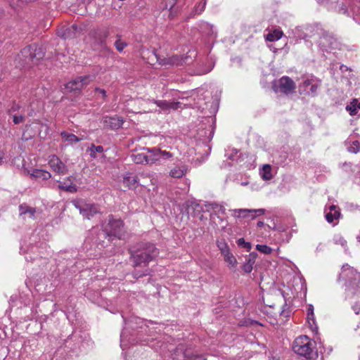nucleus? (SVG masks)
<instances>
[{
  "instance_id": "nucleus-1",
  "label": "nucleus",
  "mask_w": 360,
  "mask_h": 360,
  "mask_svg": "<svg viewBox=\"0 0 360 360\" xmlns=\"http://www.w3.org/2000/svg\"><path fill=\"white\" fill-rule=\"evenodd\" d=\"M194 101L193 108L201 112H204L207 109L209 110L210 115L203 117L200 121L198 136L204 142L210 141L214 135L215 117L213 115L216 112L217 109L213 106V103L205 101V96L203 94L198 95L197 98H194Z\"/></svg>"
},
{
  "instance_id": "nucleus-2",
  "label": "nucleus",
  "mask_w": 360,
  "mask_h": 360,
  "mask_svg": "<svg viewBox=\"0 0 360 360\" xmlns=\"http://www.w3.org/2000/svg\"><path fill=\"white\" fill-rule=\"evenodd\" d=\"M148 323L153 324V323L150 321H144L136 316H133L128 320H124L125 326L124 327L120 335V346L122 349L127 348L130 344L133 345L139 342L132 338L134 335L130 334L129 329L131 328L132 330H134L138 328H142L143 325H144L146 328H149Z\"/></svg>"
},
{
  "instance_id": "nucleus-3",
  "label": "nucleus",
  "mask_w": 360,
  "mask_h": 360,
  "mask_svg": "<svg viewBox=\"0 0 360 360\" xmlns=\"http://www.w3.org/2000/svg\"><path fill=\"white\" fill-rule=\"evenodd\" d=\"M345 281V290L351 295L359 292L360 290V273L353 267L345 264L342 266V271L339 276V280Z\"/></svg>"
},
{
  "instance_id": "nucleus-4",
  "label": "nucleus",
  "mask_w": 360,
  "mask_h": 360,
  "mask_svg": "<svg viewBox=\"0 0 360 360\" xmlns=\"http://www.w3.org/2000/svg\"><path fill=\"white\" fill-rule=\"evenodd\" d=\"M158 255V250L153 244L143 243L137 251H131V258L135 266L146 265L154 259Z\"/></svg>"
},
{
  "instance_id": "nucleus-5",
  "label": "nucleus",
  "mask_w": 360,
  "mask_h": 360,
  "mask_svg": "<svg viewBox=\"0 0 360 360\" xmlns=\"http://www.w3.org/2000/svg\"><path fill=\"white\" fill-rule=\"evenodd\" d=\"M105 236L112 240L114 238L122 239L125 236V229L123 221L120 219H115L112 215L101 225Z\"/></svg>"
},
{
  "instance_id": "nucleus-6",
  "label": "nucleus",
  "mask_w": 360,
  "mask_h": 360,
  "mask_svg": "<svg viewBox=\"0 0 360 360\" xmlns=\"http://www.w3.org/2000/svg\"><path fill=\"white\" fill-rule=\"evenodd\" d=\"M314 349V342L306 335L297 337L292 343V350L300 356L311 359Z\"/></svg>"
},
{
  "instance_id": "nucleus-7",
  "label": "nucleus",
  "mask_w": 360,
  "mask_h": 360,
  "mask_svg": "<svg viewBox=\"0 0 360 360\" xmlns=\"http://www.w3.org/2000/svg\"><path fill=\"white\" fill-rule=\"evenodd\" d=\"M301 82L298 84V90L300 94L315 96L321 85V81L313 75H304L301 78Z\"/></svg>"
},
{
  "instance_id": "nucleus-8",
  "label": "nucleus",
  "mask_w": 360,
  "mask_h": 360,
  "mask_svg": "<svg viewBox=\"0 0 360 360\" xmlns=\"http://www.w3.org/2000/svg\"><path fill=\"white\" fill-rule=\"evenodd\" d=\"M46 245L44 243L34 245L32 243L27 244L24 243L20 248V253L25 255L27 261H34L39 256L43 257L44 255V250L46 249Z\"/></svg>"
},
{
  "instance_id": "nucleus-9",
  "label": "nucleus",
  "mask_w": 360,
  "mask_h": 360,
  "mask_svg": "<svg viewBox=\"0 0 360 360\" xmlns=\"http://www.w3.org/2000/svg\"><path fill=\"white\" fill-rule=\"evenodd\" d=\"M155 56L157 61L161 65H181L184 63H190L192 61V58L196 57L197 53L195 49H191L188 51L187 56L185 58H182L179 56H172L162 58L156 53H155Z\"/></svg>"
},
{
  "instance_id": "nucleus-10",
  "label": "nucleus",
  "mask_w": 360,
  "mask_h": 360,
  "mask_svg": "<svg viewBox=\"0 0 360 360\" xmlns=\"http://www.w3.org/2000/svg\"><path fill=\"white\" fill-rule=\"evenodd\" d=\"M318 34L320 35L318 43L321 50L323 51H329L339 49L340 43L333 33L320 30Z\"/></svg>"
},
{
  "instance_id": "nucleus-11",
  "label": "nucleus",
  "mask_w": 360,
  "mask_h": 360,
  "mask_svg": "<svg viewBox=\"0 0 360 360\" xmlns=\"http://www.w3.org/2000/svg\"><path fill=\"white\" fill-rule=\"evenodd\" d=\"M44 47L35 44L25 46L20 51V55L24 58L25 63L33 62L34 60L38 61L44 56Z\"/></svg>"
},
{
  "instance_id": "nucleus-12",
  "label": "nucleus",
  "mask_w": 360,
  "mask_h": 360,
  "mask_svg": "<svg viewBox=\"0 0 360 360\" xmlns=\"http://www.w3.org/2000/svg\"><path fill=\"white\" fill-rule=\"evenodd\" d=\"M272 88L276 93L289 94L294 92L296 84L295 82L288 76H283L279 79H276L272 83Z\"/></svg>"
},
{
  "instance_id": "nucleus-13",
  "label": "nucleus",
  "mask_w": 360,
  "mask_h": 360,
  "mask_svg": "<svg viewBox=\"0 0 360 360\" xmlns=\"http://www.w3.org/2000/svg\"><path fill=\"white\" fill-rule=\"evenodd\" d=\"M73 205L77 210H79V213L82 217L88 219H90L99 212L96 205L86 203L82 200L73 201Z\"/></svg>"
},
{
  "instance_id": "nucleus-14",
  "label": "nucleus",
  "mask_w": 360,
  "mask_h": 360,
  "mask_svg": "<svg viewBox=\"0 0 360 360\" xmlns=\"http://www.w3.org/2000/svg\"><path fill=\"white\" fill-rule=\"evenodd\" d=\"M232 215L236 218H250L255 219L265 213L264 209H235L231 210Z\"/></svg>"
},
{
  "instance_id": "nucleus-15",
  "label": "nucleus",
  "mask_w": 360,
  "mask_h": 360,
  "mask_svg": "<svg viewBox=\"0 0 360 360\" xmlns=\"http://www.w3.org/2000/svg\"><path fill=\"white\" fill-rule=\"evenodd\" d=\"M92 78L91 76L79 77L72 79L65 84V89L68 91H76L81 90L85 85L88 84Z\"/></svg>"
},
{
  "instance_id": "nucleus-16",
  "label": "nucleus",
  "mask_w": 360,
  "mask_h": 360,
  "mask_svg": "<svg viewBox=\"0 0 360 360\" xmlns=\"http://www.w3.org/2000/svg\"><path fill=\"white\" fill-rule=\"evenodd\" d=\"M210 208L212 210V213L211 214V220L213 223L216 224V218L219 219L221 224V227L224 228L226 226V221L224 220L223 218L219 217V214H224L226 209L224 205L213 202L210 204Z\"/></svg>"
},
{
  "instance_id": "nucleus-17",
  "label": "nucleus",
  "mask_w": 360,
  "mask_h": 360,
  "mask_svg": "<svg viewBox=\"0 0 360 360\" xmlns=\"http://www.w3.org/2000/svg\"><path fill=\"white\" fill-rule=\"evenodd\" d=\"M49 165L50 167L58 174H65L67 172V167L65 165L56 155L49 157Z\"/></svg>"
},
{
  "instance_id": "nucleus-18",
  "label": "nucleus",
  "mask_w": 360,
  "mask_h": 360,
  "mask_svg": "<svg viewBox=\"0 0 360 360\" xmlns=\"http://www.w3.org/2000/svg\"><path fill=\"white\" fill-rule=\"evenodd\" d=\"M110 33L108 29L98 30L92 33V38L94 44H97L100 48L105 47V40L108 37Z\"/></svg>"
},
{
  "instance_id": "nucleus-19",
  "label": "nucleus",
  "mask_w": 360,
  "mask_h": 360,
  "mask_svg": "<svg viewBox=\"0 0 360 360\" xmlns=\"http://www.w3.org/2000/svg\"><path fill=\"white\" fill-rule=\"evenodd\" d=\"M151 102L156 104L160 108V111L169 112L171 110H176L179 108H182V103L181 102H168L167 101L160 100L155 101L152 100Z\"/></svg>"
},
{
  "instance_id": "nucleus-20",
  "label": "nucleus",
  "mask_w": 360,
  "mask_h": 360,
  "mask_svg": "<svg viewBox=\"0 0 360 360\" xmlns=\"http://www.w3.org/2000/svg\"><path fill=\"white\" fill-rule=\"evenodd\" d=\"M123 184L129 189H136L139 186H142L140 184V178L139 175H134L130 173H127L123 176Z\"/></svg>"
},
{
  "instance_id": "nucleus-21",
  "label": "nucleus",
  "mask_w": 360,
  "mask_h": 360,
  "mask_svg": "<svg viewBox=\"0 0 360 360\" xmlns=\"http://www.w3.org/2000/svg\"><path fill=\"white\" fill-rule=\"evenodd\" d=\"M103 124L105 127H108L112 129H117L122 126L123 120L119 116H105L103 118Z\"/></svg>"
},
{
  "instance_id": "nucleus-22",
  "label": "nucleus",
  "mask_w": 360,
  "mask_h": 360,
  "mask_svg": "<svg viewBox=\"0 0 360 360\" xmlns=\"http://www.w3.org/2000/svg\"><path fill=\"white\" fill-rule=\"evenodd\" d=\"M340 217V212L338 207H337L335 205H332L328 207V208L326 207L325 210V217L326 221L331 224L333 223L335 221H337L339 219Z\"/></svg>"
},
{
  "instance_id": "nucleus-23",
  "label": "nucleus",
  "mask_w": 360,
  "mask_h": 360,
  "mask_svg": "<svg viewBox=\"0 0 360 360\" xmlns=\"http://www.w3.org/2000/svg\"><path fill=\"white\" fill-rule=\"evenodd\" d=\"M346 110L351 116H360V100L352 99L346 105Z\"/></svg>"
},
{
  "instance_id": "nucleus-24",
  "label": "nucleus",
  "mask_w": 360,
  "mask_h": 360,
  "mask_svg": "<svg viewBox=\"0 0 360 360\" xmlns=\"http://www.w3.org/2000/svg\"><path fill=\"white\" fill-rule=\"evenodd\" d=\"M339 13L350 16V13H352V17L353 20L358 24L360 25V8L359 7H353L350 8V11H349L348 8L345 6H342L339 8Z\"/></svg>"
},
{
  "instance_id": "nucleus-25",
  "label": "nucleus",
  "mask_w": 360,
  "mask_h": 360,
  "mask_svg": "<svg viewBox=\"0 0 360 360\" xmlns=\"http://www.w3.org/2000/svg\"><path fill=\"white\" fill-rule=\"evenodd\" d=\"M148 151V163L149 165L158 164L160 165V150L159 148L154 147L152 148H144Z\"/></svg>"
},
{
  "instance_id": "nucleus-26",
  "label": "nucleus",
  "mask_w": 360,
  "mask_h": 360,
  "mask_svg": "<svg viewBox=\"0 0 360 360\" xmlns=\"http://www.w3.org/2000/svg\"><path fill=\"white\" fill-rule=\"evenodd\" d=\"M188 166L185 164L176 165L169 171V176L172 178H181L188 172Z\"/></svg>"
},
{
  "instance_id": "nucleus-27",
  "label": "nucleus",
  "mask_w": 360,
  "mask_h": 360,
  "mask_svg": "<svg viewBox=\"0 0 360 360\" xmlns=\"http://www.w3.org/2000/svg\"><path fill=\"white\" fill-rule=\"evenodd\" d=\"M36 213V209L30 207L25 203L19 205V214L23 219L34 218Z\"/></svg>"
},
{
  "instance_id": "nucleus-28",
  "label": "nucleus",
  "mask_w": 360,
  "mask_h": 360,
  "mask_svg": "<svg viewBox=\"0 0 360 360\" xmlns=\"http://www.w3.org/2000/svg\"><path fill=\"white\" fill-rule=\"evenodd\" d=\"M58 188L70 193H76L77 191V187L75 184H72L71 177H68L65 181H58Z\"/></svg>"
},
{
  "instance_id": "nucleus-29",
  "label": "nucleus",
  "mask_w": 360,
  "mask_h": 360,
  "mask_svg": "<svg viewBox=\"0 0 360 360\" xmlns=\"http://www.w3.org/2000/svg\"><path fill=\"white\" fill-rule=\"evenodd\" d=\"M257 253L251 252L246 258V262L243 264L242 269L245 273H250L255 263Z\"/></svg>"
},
{
  "instance_id": "nucleus-30",
  "label": "nucleus",
  "mask_w": 360,
  "mask_h": 360,
  "mask_svg": "<svg viewBox=\"0 0 360 360\" xmlns=\"http://www.w3.org/2000/svg\"><path fill=\"white\" fill-rule=\"evenodd\" d=\"M31 176L36 179L46 180L51 177V174L46 170L35 169L31 173Z\"/></svg>"
},
{
  "instance_id": "nucleus-31",
  "label": "nucleus",
  "mask_w": 360,
  "mask_h": 360,
  "mask_svg": "<svg viewBox=\"0 0 360 360\" xmlns=\"http://www.w3.org/2000/svg\"><path fill=\"white\" fill-rule=\"evenodd\" d=\"M131 158L136 164L149 165L148 155L143 153L132 154Z\"/></svg>"
},
{
  "instance_id": "nucleus-32",
  "label": "nucleus",
  "mask_w": 360,
  "mask_h": 360,
  "mask_svg": "<svg viewBox=\"0 0 360 360\" xmlns=\"http://www.w3.org/2000/svg\"><path fill=\"white\" fill-rule=\"evenodd\" d=\"M222 256L224 257V261L227 263L229 269L231 270H235L237 266V260L234 255L230 251H229L222 255Z\"/></svg>"
},
{
  "instance_id": "nucleus-33",
  "label": "nucleus",
  "mask_w": 360,
  "mask_h": 360,
  "mask_svg": "<svg viewBox=\"0 0 360 360\" xmlns=\"http://www.w3.org/2000/svg\"><path fill=\"white\" fill-rule=\"evenodd\" d=\"M60 136L64 141L68 143L72 144L74 143L79 142L82 140V138H79L73 134H70L66 131H62Z\"/></svg>"
},
{
  "instance_id": "nucleus-34",
  "label": "nucleus",
  "mask_w": 360,
  "mask_h": 360,
  "mask_svg": "<svg viewBox=\"0 0 360 360\" xmlns=\"http://www.w3.org/2000/svg\"><path fill=\"white\" fill-rule=\"evenodd\" d=\"M283 34V33L281 30L276 29L266 34L265 39L269 41H276L279 40L282 37Z\"/></svg>"
},
{
  "instance_id": "nucleus-35",
  "label": "nucleus",
  "mask_w": 360,
  "mask_h": 360,
  "mask_svg": "<svg viewBox=\"0 0 360 360\" xmlns=\"http://www.w3.org/2000/svg\"><path fill=\"white\" fill-rule=\"evenodd\" d=\"M77 30V26L72 25L70 27H67L65 30L58 32V35L64 39L72 38L75 37L74 32Z\"/></svg>"
},
{
  "instance_id": "nucleus-36",
  "label": "nucleus",
  "mask_w": 360,
  "mask_h": 360,
  "mask_svg": "<svg viewBox=\"0 0 360 360\" xmlns=\"http://www.w3.org/2000/svg\"><path fill=\"white\" fill-rule=\"evenodd\" d=\"M240 154L239 150L236 148H229L225 152V156L227 159L236 162H238Z\"/></svg>"
},
{
  "instance_id": "nucleus-37",
  "label": "nucleus",
  "mask_w": 360,
  "mask_h": 360,
  "mask_svg": "<svg viewBox=\"0 0 360 360\" xmlns=\"http://www.w3.org/2000/svg\"><path fill=\"white\" fill-rule=\"evenodd\" d=\"M260 175L262 179L268 181L272 179L271 167L269 165H265L263 166L260 171Z\"/></svg>"
},
{
  "instance_id": "nucleus-38",
  "label": "nucleus",
  "mask_w": 360,
  "mask_h": 360,
  "mask_svg": "<svg viewBox=\"0 0 360 360\" xmlns=\"http://www.w3.org/2000/svg\"><path fill=\"white\" fill-rule=\"evenodd\" d=\"M174 154L169 151L167 150H160V165L165 163L168 160H172L173 159Z\"/></svg>"
},
{
  "instance_id": "nucleus-39",
  "label": "nucleus",
  "mask_w": 360,
  "mask_h": 360,
  "mask_svg": "<svg viewBox=\"0 0 360 360\" xmlns=\"http://www.w3.org/2000/svg\"><path fill=\"white\" fill-rule=\"evenodd\" d=\"M217 246L220 250L221 255L230 251L229 247L224 239L217 240Z\"/></svg>"
},
{
  "instance_id": "nucleus-40",
  "label": "nucleus",
  "mask_w": 360,
  "mask_h": 360,
  "mask_svg": "<svg viewBox=\"0 0 360 360\" xmlns=\"http://www.w3.org/2000/svg\"><path fill=\"white\" fill-rule=\"evenodd\" d=\"M333 242L336 245H340L345 250V253H348V248L347 246V241L340 235H335L333 238Z\"/></svg>"
},
{
  "instance_id": "nucleus-41",
  "label": "nucleus",
  "mask_w": 360,
  "mask_h": 360,
  "mask_svg": "<svg viewBox=\"0 0 360 360\" xmlns=\"http://www.w3.org/2000/svg\"><path fill=\"white\" fill-rule=\"evenodd\" d=\"M200 28L202 31L205 32L206 34L208 35H212L214 34L213 25L209 24L208 22H202L200 25Z\"/></svg>"
},
{
  "instance_id": "nucleus-42",
  "label": "nucleus",
  "mask_w": 360,
  "mask_h": 360,
  "mask_svg": "<svg viewBox=\"0 0 360 360\" xmlns=\"http://www.w3.org/2000/svg\"><path fill=\"white\" fill-rule=\"evenodd\" d=\"M88 149L91 152L90 156L93 158H96V153H101L103 152V147L102 146H95L94 144H91Z\"/></svg>"
},
{
  "instance_id": "nucleus-43",
  "label": "nucleus",
  "mask_w": 360,
  "mask_h": 360,
  "mask_svg": "<svg viewBox=\"0 0 360 360\" xmlns=\"http://www.w3.org/2000/svg\"><path fill=\"white\" fill-rule=\"evenodd\" d=\"M307 321L309 323L311 330L313 332L317 333L318 326L315 321L314 314H312V316H309V314H307Z\"/></svg>"
},
{
  "instance_id": "nucleus-44",
  "label": "nucleus",
  "mask_w": 360,
  "mask_h": 360,
  "mask_svg": "<svg viewBox=\"0 0 360 360\" xmlns=\"http://www.w3.org/2000/svg\"><path fill=\"white\" fill-rule=\"evenodd\" d=\"M256 249H257V250H258L260 252L264 253L265 255H269L273 251V249L271 247L267 246L266 245L257 244L256 245Z\"/></svg>"
},
{
  "instance_id": "nucleus-45",
  "label": "nucleus",
  "mask_w": 360,
  "mask_h": 360,
  "mask_svg": "<svg viewBox=\"0 0 360 360\" xmlns=\"http://www.w3.org/2000/svg\"><path fill=\"white\" fill-rule=\"evenodd\" d=\"M236 243L239 247L245 248L247 251H250L252 248L251 243L249 242H246L243 238L238 239Z\"/></svg>"
},
{
  "instance_id": "nucleus-46",
  "label": "nucleus",
  "mask_w": 360,
  "mask_h": 360,
  "mask_svg": "<svg viewBox=\"0 0 360 360\" xmlns=\"http://www.w3.org/2000/svg\"><path fill=\"white\" fill-rule=\"evenodd\" d=\"M127 46V44L121 40L120 37L115 42V46L119 52H122Z\"/></svg>"
},
{
  "instance_id": "nucleus-47",
  "label": "nucleus",
  "mask_w": 360,
  "mask_h": 360,
  "mask_svg": "<svg viewBox=\"0 0 360 360\" xmlns=\"http://www.w3.org/2000/svg\"><path fill=\"white\" fill-rule=\"evenodd\" d=\"M21 106L19 103L15 101H13L11 104L10 108L8 110V113L9 115H12L13 113L18 111L20 109Z\"/></svg>"
},
{
  "instance_id": "nucleus-48",
  "label": "nucleus",
  "mask_w": 360,
  "mask_h": 360,
  "mask_svg": "<svg viewBox=\"0 0 360 360\" xmlns=\"http://www.w3.org/2000/svg\"><path fill=\"white\" fill-rule=\"evenodd\" d=\"M359 150V142L354 141L352 144L348 147V151L352 153H356Z\"/></svg>"
},
{
  "instance_id": "nucleus-49",
  "label": "nucleus",
  "mask_w": 360,
  "mask_h": 360,
  "mask_svg": "<svg viewBox=\"0 0 360 360\" xmlns=\"http://www.w3.org/2000/svg\"><path fill=\"white\" fill-rule=\"evenodd\" d=\"M205 5H206V1L201 2L198 5L195 6V13L200 14L205 10Z\"/></svg>"
},
{
  "instance_id": "nucleus-50",
  "label": "nucleus",
  "mask_w": 360,
  "mask_h": 360,
  "mask_svg": "<svg viewBox=\"0 0 360 360\" xmlns=\"http://www.w3.org/2000/svg\"><path fill=\"white\" fill-rule=\"evenodd\" d=\"M25 120V116L22 115H13V122L15 124H18L21 122H22Z\"/></svg>"
},
{
  "instance_id": "nucleus-51",
  "label": "nucleus",
  "mask_w": 360,
  "mask_h": 360,
  "mask_svg": "<svg viewBox=\"0 0 360 360\" xmlns=\"http://www.w3.org/2000/svg\"><path fill=\"white\" fill-rule=\"evenodd\" d=\"M165 1L166 8H169L172 9L173 6L175 5L177 0H164Z\"/></svg>"
},
{
  "instance_id": "nucleus-52",
  "label": "nucleus",
  "mask_w": 360,
  "mask_h": 360,
  "mask_svg": "<svg viewBox=\"0 0 360 360\" xmlns=\"http://www.w3.org/2000/svg\"><path fill=\"white\" fill-rule=\"evenodd\" d=\"M213 68V65H210L208 67H207L205 69L200 70L198 72L199 75H204L210 72Z\"/></svg>"
},
{
  "instance_id": "nucleus-53",
  "label": "nucleus",
  "mask_w": 360,
  "mask_h": 360,
  "mask_svg": "<svg viewBox=\"0 0 360 360\" xmlns=\"http://www.w3.org/2000/svg\"><path fill=\"white\" fill-rule=\"evenodd\" d=\"M95 91H96V93H97L98 94H101L103 99L105 98V97H106V91L104 89H100V88H96L95 89Z\"/></svg>"
},
{
  "instance_id": "nucleus-54",
  "label": "nucleus",
  "mask_w": 360,
  "mask_h": 360,
  "mask_svg": "<svg viewBox=\"0 0 360 360\" xmlns=\"http://www.w3.org/2000/svg\"><path fill=\"white\" fill-rule=\"evenodd\" d=\"M352 309L354 310L356 314H360V303H355L352 306Z\"/></svg>"
},
{
  "instance_id": "nucleus-55",
  "label": "nucleus",
  "mask_w": 360,
  "mask_h": 360,
  "mask_svg": "<svg viewBox=\"0 0 360 360\" xmlns=\"http://www.w3.org/2000/svg\"><path fill=\"white\" fill-rule=\"evenodd\" d=\"M307 314H309V316H312V314H314V306L312 304H308Z\"/></svg>"
},
{
  "instance_id": "nucleus-56",
  "label": "nucleus",
  "mask_w": 360,
  "mask_h": 360,
  "mask_svg": "<svg viewBox=\"0 0 360 360\" xmlns=\"http://www.w3.org/2000/svg\"><path fill=\"white\" fill-rule=\"evenodd\" d=\"M188 360H205L202 355H195Z\"/></svg>"
},
{
  "instance_id": "nucleus-57",
  "label": "nucleus",
  "mask_w": 360,
  "mask_h": 360,
  "mask_svg": "<svg viewBox=\"0 0 360 360\" xmlns=\"http://www.w3.org/2000/svg\"><path fill=\"white\" fill-rule=\"evenodd\" d=\"M340 70H341L342 72H345V71H347V70H349L348 67H347V66H346V65H341L340 66Z\"/></svg>"
},
{
  "instance_id": "nucleus-58",
  "label": "nucleus",
  "mask_w": 360,
  "mask_h": 360,
  "mask_svg": "<svg viewBox=\"0 0 360 360\" xmlns=\"http://www.w3.org/2000/svg\"><path fill=\"white\" fill-rule=\"evenodd\" d=\"M317 1L319 4H327L330 0H317ZM330 1H333V0H330Z\"/></svg>"
},
{
  "instance_id": "nucleus-59",
  "label": "nucleus",
  "mask_w": 360,
  "mask_h": 360,
  "mask_svg": "<svg viewBox=\"0 0 360 360\" xmlns=\"http://www.w3.org/2000/svg\"><path fill=\"white\" fill-rule=\"evenodd\" d=\"M264 223L263 221H259L257 222L258 227H262V226H264Z\"/></svg>"
},
{
  "instance_id": "nucleus-60",
  "label": "nucleus",
  "mask_w": 360,
  "mask_h": 360,
  "mask_svg": "<svg viewBox=\"0 0 360 360\" xmlns=\"http://www.w3.org/2000/svg\"><path fill=\"white\" fill-rule=\"evenodd\" d=\"M2 333H4V332L1 329H0V340L2 339V337H1Z\"/></svg>"
},
{
  "instance_id": "nucleus-61",
  "label": "nucleus",
  "mask_w": 360,
  "mask_h": 360,
  "mask_svg": "<svg viewBox=\"0 0 360 360\" xmlns=\"http://www.w3.org/2000/svg\"><path fill=\"white\" fill-rule=\"evenodd\" d=\"M248 184V182H243L241 183L242 186H246Z\"/></svg>"
},
{
  "instance_id": "nucleus-62",
  "label": "nucleus",
  "mask_w": 360,
  "mask_h": 360,
  "mask_svg": "<svg viewBox=\"0 0 360 360\" xmlns=\"http://www.w3.org/2000/svg\"><path fill=\"white\" fill-rule=\"evenodd\" d=\"M358 328H360V323L357 325L356 328H355V330H357Z\"/></svg>"
},
{
  "instance_id": "nucleus-63",
  "label": "nucleus",
  "mask_w": 360,
  "mask_h": 360,
  "mask_svg": "<svg viewBox=\"0 0 360 360\" xmlns=\"http://www.w3.org/2000/svg\"><path fill=\"white\" fill-rule=\"evenodd\" d=\"M30 240H31L32 241H34V240H35V239H32V238H30Z\"/></svg>"
},
{
  "instance_id": "nucleus-64",
  "label": "nucleus",
  "mask_w": 360,
  "mask_h": 360,
  "mask_svg": "<svg viewBox=\"0 0 360 360\" xmlns=\"http://www.w3.org/2000/svg\"><path fill=\"white\" fill-rule=\"evenodd\" d=\"M141 342H146V340H141Z\"/></svg>"
}]
</instances>
